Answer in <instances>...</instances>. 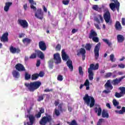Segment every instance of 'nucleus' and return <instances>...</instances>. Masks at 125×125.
Returning <instances> with one entry per match:
<instances>
[{
    "instance_id": "4468645a",
    "label": "nucleus",
    "mask_w": 125,
    "mask_h": 125,
    "mask_svg": "<svg viewBox=\"0 0 125 125\" xmlns=\"http://www.w3.org/2000/svg\"><path fill=\"white\" fill-rule=\"evenodd\" d=\"M125 75L119 78V79L116 78L115 79H114L112 82L111 83L113 84V85H118L119 83H121L125 79Z\"/></svg>"
},
{
    "instance_id": "c9c22d12",
    "label": "nucleus",
    "mask_w": 125,
    "mask_h": 125,
    "mask_svg": "<svg viewBox=\"0 0 125 125\" xmlns=\"http://www.w3.org/2000/svg\"><path fill=\"white\" fill-rule=\"evenodd\" d=\"M103 41L104 42H105V43H106V44L108 45V46H109V47H111V46H112V42H110V41L108 39H103Z\"/></svg>"
},
{
    "instance_id": "f8f14e48",
    "label": "nucleus",
    "mask_w": 125,
    "mask_h": 125,
    "mask_svg": "<svg viewBox=\"0 0 125 125\" xmlns=\"http://www.w3.org/2000/svg\"><path fill=\"white\" fill-rule=\"evenodd\" d=\"M104 18L106 23H111V14L109 11L105 12L104 15Z\"/></svg>"
},
{
    "instance_id": "37998d69",
    "label": "nucleus",
    "mask_w": 125,
    "mask_h": 125,
    "mask_svg": "<svg viewBox=\"0 0 125 125\" xmlns=\"http://www.w3.org/2000/svg\"><path fill=\"white\" fill-rule=\"evenodd\" d=\"M30 59H36L37 58V54L36 53H32L29 57Z\"/></svg>"
},
{
    "instance_id": "6ab92c4d",
    "label": "nucleus",
    "mask_w": 125,
    "mask_h": 125,
    "mask_svg": "<svg viewBox=\"0 0 125 125\" xmlns=\"http://www.w3.org/2000/svg\"><path fill=\"white\" fill-rule=\"evenodd\" d=\"M10 52L13 54H15V53H20V49L19 48H15L13 46H11L9 48Z\"/></svg>"
},
{
    "instance_id": "cd10ccee",
    "label": "nucleus",
    "mask_w": 125,
    "mask_h": 125,
    "mask_svg": "<svg viewBox=\"0 0 125 125\" xmlns=\"http://www.w3.org/2000/svg\"><path fill=\"white\" fill-rule=\"evenodd\" d=\"M92 9L96 11H98V12H101V11H102V8L99 7L98 5H93L92 6Z\"/></svg>"
},
{
    "instance_id": "ddd939ff",
    "label": "nucleus",
    "mask_w": 125,
    "mask_h": 125,
    "mask_svg": "<svg viewBox=\"0 0 125 125\" xmlns=\"http://www.w3.org/2000/svg\"><path fill=\"white\" fill-rule=\"evenodd\" d=\"M54 61L55 64H60L61 63V57H60V54L57 53L54 54Z\"/></svg>"
},
{
    "instance_id": "58836bf2",
    "label": "nucleus",
    "mask_w": 125,
    "mask_h": 125,
    "mask_svg": "<svg viewBox=\"0 0 125 125\" xmlns=\"http://www.w3.org/2000/svg\"><path fill=\"white\" fill-rule=\"evenodd\" d=\"M24 78L26 81H28V80H30L31 79V74H29V73L25 72L24 74Z\"/></svg>"
},
{
    "instance_id": "0e129e2a",
    "label": "nucleus",
    "mask_w": 125,
    "mask_h": 125,
    "mask_svg": "<svg viewBox=\"0 0 125 125\" xmlns=\"http://www.w3.org/2000/svg\"><path fill=\"white\" fill-rule=\"evenodd\" d=\"M94 26L97 29V30H100V27H99V25L96 23H94Z\"/></svg>"
},
{
    "instance_id": "412c9836",
    "label": "nucleus",
    "mask_w": 125,
    "mask_h": 125,
    "mask_svg": "<svg viewBox=\"0 0 125 125\" xmlns=\"http://www.w3.org/2000/svg\"><path fill=\"white\" fill-rule=\"evenodd\" d=\"M62 58L63 61H67L70 60V57L68 55L66 54L64 50H62Z\"/></svg>"
},
{
    "instance_id": "13d9d810",
    "label": "nucleus",
    "mask_w": 125,
    "mask_h": 125,
    "mask_svg": "<svg viewBox=\"0 0 125 125\" xmlns=\"http://www.w3.org/2000/svg\"><path fill=\"white\" fill-rule=\"evenodd\" d=\"M39 109V113H41V114H43V113H44V108L41 107Z\"/></svg>"
},
{
    "instance_id": "f3484780",
    "label": "nucleus",
    "mask_w": 125,
    "mask_h": 125,
    "mask_svg": "<svg viewBox=\"0 0 125 125\" xmlns=\"http://www.w3.org/2000/svg\"><path fill=\"white\" fill-rule=\"evenodd\" d=\"M89 85H90V83L88 79H86L83 84H81L79 87L80 89H82L83 86H86V90H89Z\"/></svg>"
},
{
    "instance_id": "8fccbe9b",
    "label": "nucleus",
    "mask_w": 125,
    "mask_h": 125,
    "mask_svg": "<svg viewBox=\"0 0 125 125\" xmlns=\"http://www.w3.org/2000/svg\"><path fill=\"white\" fill-rule=\"evenodd\" d=\"M112 75H113V73L111 72H108L105 74V78H110V77H112Z\"/></svg>"
},
{
    "instance_id": "39448f33",
    "label": "nucleus",
    "mask_w": 125,
    "mask_h": 125,
    "mask_svg": "<svg viewBox=\"0 0 125 125\" xmlns=\"http://www.w3.org/2000/svg\"><path fill=\"white\" fill-rule=\"evenodd\" d=\"M111 1H113L114 3L111 2L109 4V7L112 11H115L116 8L117 11L120 10V2L118 0H110Z\"/></svg>"
},
{
    "instance_id": "e2e57ef3",
    "label": "nucleus",
    "mask_w": 125,
    "mask_h": 125,
    "mask_svg": "<svg viewBox=\"0 0 125 125\" xmlns=\"http://www.w3.org/2000/svg\"><path fill=\"white\" fill-rule=\"evenodd\" d=\"M122 24L123 26H125V19L124 18L122 19Z\"/></svg>"
},
{
    "instance_id": "c03bdc74",
    "label": "nucleus",
    "mask_w": 125,
    "mask_h": 125,
    "mask_svg": "<svg viewBox=\"0 0 125 125\" xmlns=\"http://www.w3.org/2000/svg\"><path fill=\"white\" fill-rule=\"evenodd\" d=\"M79 74L80 76H83V67H79Z\"/></svg>"
},
{
    "instance_id": "2f4dec72",
    "label": "nucleus",
    "mask_w": 125,
    "mask_h": 125,
    "mask_svg": "<svg viewBox=\"0 0 125 125\" xmlns=\"http://www.w3.org/2000/svg\"><path fill=\"white\" fill-rule=\"evenodd\" d=\"M12 75H13L14 78H16V79H18V78H19V77H20V73H19V72H18L16 70L13 71Z\"/></svg>"
},
{
    "instance_id": "2eb2a0df",
    "label": "nucleus",
    "mask_w": 125,
    "mask_h": 125,
    "mask_svg": "<svg viewBox=\"0 0 125 125\" xmlns=\"http://www.w3.org/2000/svg\"><path fill=\"white\" fill-rule=\"evenodd\" d=\"M15 68L16 70L20 72H25L26 71V68H25V67L23 64L18 63L15 65Z\"/></svg>"
},
{
    "instance_id": "423d86ee",
    "label": "nucleus",
    "mask_w": 125,
    "mask_h": 125,
    "mask_svg": "<svg viewBox=\"0 0 125 125\" xmlns=\"http://www.w3.org/2000/svg\"><path fill=\"white\" fill-rule=\"evenodd\" d=\"M104 87L105 89L103 91V93H105V94H108L111 92V90L113 89V85L111 83V80H108L107 81V82L104 84Z\"/></svg>"
},
{
    "instance_id": "473e14b6",
    "label": "nucleus",
    "mask_w": 125,
    "mask_h": 125,
    "mask_svg": "<svg viewBox=\"0 0 125 125\" xmlns=\"http://www.w3.org/2000/svg\"><path fill=\"white\" fill-rule=\"evenodd\" d=\"M95 113H98V116H101V113H102V109L101 107H99L98 108L97 107H95L94 108Z\"/></svg>"
},
{
    "instance_id": "de8ad7c7",
    "label": "nucleus",
    "mask_w": 125,
    "mask_h": 125,
    "mask_svg": "<svg viewBox=\"0 0 125 125\" xmlns=\"http://www.w3.org/2000/svg\"><path fill=\"white\" fill-rule=\"evenodd\" d=\"M69 2H70V0H63L62 1V3L64 5H68Z\"/></svg>"
},
{
    "instance_id": "f257e3e1",
    "label": "nucleus",
    "mask_w": 125,
    "mask_h": 125,
    "mask_svg": "<svg viewBox=\"0 0 125 125\" xmlns=\"http://www.w3.org/2000/svg\"><path fill=\"white\" fill-rule=\"evenodd\" d=\"M42 85V82L40 81H35L30 82V83H24V86L30 91V92H34L35 90L40 88V87Z\"/></svg>"
},
{
    "instance_id": "09e8293b",
    "label": "nucleus",
    "mask_w": 125,
    "mask_h": 125,
    "mask_svg": "<svg viewBox=\"0 0 125 125\" xmlns=\"http://www.w3.org/2000/svg\"><path fill=\"white\" fill-rule=\"evenodd\" d=\"M57 80L60 82H62V81H63V76H62V75H58Z\"/></svg>"
},
{
    "instance_id": "774afa93",
    "label": "nucleus",
    "mask_w": 125,
    "mask_h": 125,
    "mask_svg": "<svg viewBox=\"0 0 125 125\" xmlns=\"http://www.w3.org/2000/svg\"><path fill=\"white\" fill-rule=\"evenodd\" d=\"M95 21H96L97 23H98V24H100V20H99V19L98 18L95 19Z\"/></svg>"
},
{
    "instance_id": "a19ab883",
    "label": "nucleus",
    "mask_w": 125,
    "mask_h": 125,
    "mask_svg": "<svg viewBox=\"0 0 125 125\" xmlns=\"http://www.w3.org/2000/svg\"><path fill=\"white\" fill-rule=\"evenodd\" d=\"M115 96L117 98H121V97H123L124 96L121 93V92L118 93L116 92H115Z\"/></svg>"
},
{
    "instance_id": "393cba45",
    "label": "nucleus",
    "mask_w": 125,
    "mask_h": 125,
    "mask_svg": "<svg viewBox=\"0 0 125 125\" xmlns=\"http://www.w3.org/2000/svg\"><path fill=\"white\" fill-rule=\"evenodd\" d=\"M97 37V33L94 31L93 29L91 30L90 33L89 34V39L91 40L92 38Z\"/></svg>"
},
{
    "instance_id": "a878e982",
    "label": "nucleus",
    "mask_w": 125,
    "mask_h": 125,
    "mask_svg": "<svg viewBox=\"0 0 125 125\" xmlns=\"http://www.w3.org/2000/svg\"><path fill=\"white\" fill-rule=\"evenodd\" d=\"M12 5V2H7L5 3V5L4 7V10L5 12H7L9 10V7Z\"/></svg>"
},
{
    "instance_id": "6e6d98bb",
    "label": "nucleus",
    "mask_w": 125,
    "mask_h": 125,
    "mask_svg": "<svg viewBox=\"0 0 125 125\" xmlns=\"http://www.w3.org/2000/svg\"><path fill=\"white\" fill-rule=\"evenodd\" d=\"M115 56H114V54H111L110 55V61H111L112 62H113L114 61V58Z\"/></svg>"
},
{
    "instance_id": "e433bc0d",
    "label": "nucleus",
    "mask_w": 125,
    "mask_h": 125,
    "mask_svg": "<svg viewBox=\"0 0 125 125\" xmlns=\"http://www.w3.org/2000/svg\"><path fill=\"white\" fill-rule=\"evenodd\" d=\"M39 79V74L34 73L31 76L32 81H37V79Z\"/></svg>"
},
{
    "instance_id": "5701e85b",
    "label": "nucleus",
    "mask_w": 125,
    "mask_h": 125,
    "mask_svg": "<svg viewBox=\"0 0 125 125\" xmlns=\"http://www.w3.org/2000/svg\"><path fill=\"white\" fill-rule=\"evenodd\" d=\"M29 3L30 4V8L31 9H33L34 11H36L37 10V7L34 5H36L37 3L34 1V0H28Z\"/></svg>"
},
{
    "instance_id": "f03ea898",
    "label": "nucleus",
    "mask_w": 125,
    "mask_h": 125,
    "mask_svg": "<svg viewBox=\"0 0 125 125\" xmlns=\"http://www.w3.org/2000/svg\"><path fill=\"white\" fill-rule=\"evenodd\" d=\"M99 68V63H97L96 65H94L93 63L90 64L89 68H88V78L89 81H92L93 80V76H94V73H93V71L98 70Z\"/></svg>"
},
{
    "instance_id": "20e7f679",
    "label": "nucleus",
    "mask_w": 125,
    "mask_h": 125,
    "mask_svg": "<svg viewBox=\"0 0 125 125\" xmlns=\"http://www.w3.org/2000/svg\"><path fill=\"white\" fill-rule=\"evenodd\" d=\"M53 119L52 116L50 115H47L46 116H43L39 122L41 125H46L47 123H52Z\"/></svg>"
},
{
    "instance_id": "680f3d73",
    "label": "nucleus",
    "mask_w": 125,
    "mask_h": 125,
    "mask_svg": "<svg viewBox=\"0 0 125 125\" xmlns=\"http://www.w3.org/2000/svg\"><path fill=\"white\" fill-rule=\"evenodd\" d=\"M40 65H41V60H38L36 63V66L37 67H40Z\"/></svg>"
},
{
    "instance_id": "3c124183",
    "label": "nucleus",
    "mask_w": 125,
    "mask_h": 125,
    "mask_svg": "<svg viewBox=\"0 0 125 125\" xmlns=\"http://www.w3.org/2000/svg\"><path fill=\"white\" fill-rule=\"evenodd\" d=\"M104 121V119L101 118L99 119V121L97 123V125H102V122Z\"/></svg>"
},
{
    "instance_id": "aec40b11",
    "label": "nucleus",
    "mask_w": 125,
    "mask_h": 125,
    "mask_svg": "<svg viewBox=\"0 0 125 125\" xmlns=\"http://www.w3.org/2000/svg\"><path fill=\"white\" fill-rule=\"evenodd\" d=\"M35 52L36 54V56H38V57H39L41 59H44V55L42 51L40 50H35Z\"/></svg>"
},
{
    "instance_id": "7c9ffc66",
    "label": "nucleus",
    "mask_w": 125,
    "mask_h": 125,
    "mask_svg": "<svg viewBox=\"0 0 125 125\" xmlns=\"http://www.w3.org/2000/svg\"><path fill=\"white\" fill-rule=\"evenodd\" d=\"M22 42L23 43H26V44H30L31 43V42H32V40L28 38H25L22 39Z\"/></svg>"
},
{
    "instance_id": "b1692460",
    "label": "nucleus",
    "mask_w": 125,
    "mask_h": 125,
    "mask_svg": "<svg viewBox=\"0 0 125 125\" xmlns=\"http://www.w3.org/2000/svg\"><path fill=\"white\" fill-rule=\"evenodd\" d=\"M115 28L116 31H122L123 27H122V24L121 22L119 21H116L115 22Z\"/></svg>"
},
{
    "instance_id": "69168bd1",
    "label": "nucleus",
    "mask_w": 125,
    "mask_h": 125,
    "mask_svg": "<svg viewBox=\"0 0 125 125\" xmlns=\"http://www.w3.org/2000/svg\"><path fill=\"white\" fill-rule=\"evenodd\" d=\"M41 117H42V113H41V112H38L37 114H36V117L37 118H41Z\"/></svg>"
},
{
    "instance_id": "c85d7f7f",
    "label": "nucleus",
    "mask_w": 125,
    "mask_h": 125,
    "mask_svg": "<svg viewBox=\"0 0 125 125\" xmlns=\"http://www.w3.org/2000/svg\"><path fill=\"white\" fill-rule=\"evenodd\" d=\"M85 53H86V51H85V49H84V48H81L80 49V51L77 53V55L78 56H80V55H81V54L82 55H83L85 54Z\"/></svg>"
},
{
    "instance_id": "79ce46f5",
    "label": "nucleus",
    "mask_w": 125,
    "mask_h": 125,
    "mask_svg": "<svg viewBox=\"0 0 125 125\" xmlns=\"http://www.w3.org/2000/svg\"><path fill=\"white\" fill-rule=\"evenodd\" d=\"M120 90H121L120 93L124 95L125 94V87H120L119 88Z\"/></svg>"
},
{
    "instance_id": "4be33fe9",
    "label": "nucleus",
    "mask_w": 125,
    "mask_h": 125,
    "mask_svg": "<svg viewBox=\"0 0 125 125\" xmlns=\"http://www.w3.org/2000/svg\"><path fill=\"white\" fill-rule=\"evenodd\" d=\"M66 65L67 67H68L69 70H70V71L73 72L74 70V66H73V62H72V60H68L66 62Z\"/></svg>"
},
{
    "instance_id": "0eeeda50",
    "label": "nucleus",
    "mask_w": 125,
    "mask_h": 125,
    "mask_svg": "<svg viewBox=\"0 0 125 125\" xmlns=\"http://www.w3.org/2000/svg\"><path fill=\"white\" fill-rule=\"evenodd\" d=\"M62 106L63 104H60L58 107L59 109L57 108L54 109V113L57 117L60 116V112L63 113V112H66V111H67V108L66 107L63 108Z\"/></svg>"
},
{
    "instance_id": "49530a36",
    "label": "nucleus",
    "mask_w": 125,
    "mask_h": 125,
    "mask_svg": "<svg viewBox=\"0 0 125 125\" xmlns=\"http://www.w3.org/2000/svg\"><path fill=\"white\" fill-rule=\"evenodd\" d=\"M93 42H99V38L97 37V36H95V37L91 39Z\"/></svg>"
},
{
    "instance_id": "c756f323",
    "label": "nucleus",
    "mask_w": 125,
    "mask_h": 125,
    "mask_svg": "<svg viewBox=\"0 0 125 125\" xmlns=\"http://www.w3.org/2000/svg\"><path fill=\"white\" fill-rule=\"evenodd\" d=\"M45 95L46 96H48V95L47 94H42L40 96H38V99H37V101H38V102H41V101H42Z\"/></svg>"
},
{
    "instance_id": "bb28decb",
    "label": "nucleus",
    "mask_w": 125,
    "mask_h": 125,
    "mask_svg": "<svg viewBox=\"0 0 125 125\" xmlns=\"http://www.w3.org/2000/svg\"><path fill=\"white\" fill-rule=\"evenodd\" d=\"M118 42H123L125 41V37L122 35H118L117 36Z\"/></svg>"
},
{
    "instance_id": "338daca9",
    "label": "nucleus",
    "mask_w": 125,
    "mask_h": 125,
    "mask_svg": "<svg viewBox=\"0 0 125 125\" xmlns=\"http://www.w3.org/2000/svg\"><path fill=\"white\" fill-rule=\"evenodd\" d=\"M78 30L76 29H72L71 33L72 34H75V33H77L78 32Z\"/></svg>"
},
{
    "instance_id": "f704fd0d",
    "label": "nucleus",
    "mask_w": 125,
    "mask_h": 125,
    "mask_svg": "<svg viewBox=\"0 0 125 125\" xmlns=\"http://www.w3.org/2000/svg\"><path fill=\"white\" fill-rule=\"evenodd\" d=\"M54 61H53V59H51L48 62V67L49 68V69H53V63H54Z\"/></svg>"
},
{
    "instance_id": "1a4fd4ad",
    "label": "nucleus",
    "mask_w": 125,
    "mask_h": 125,
    "mask_svg": "<svg viewBox=\"0 0 125 125\" xmlns=\"http://www.w3.org/2000/svg\"><path fill=\"white\" fill-rule=\"evenodd\" d=\"M100 46H101V43L99 42L96 45L94 49L96 60H98V58L99 57V49H100Z\"/></svg>"
},
{
    "instance_id": "5fc2aeb1",
    "label": "nucleus",
    "mask_w": 125,
    "mask_h": 125,
    "mask_svg": "<svg viewBox=\"0 0 125 125\" xmlns=\"http://www.w3.org/2000/svg\"><path fill=\"white\" fill-rule=\"evenodd\" d=\"M118 67L120 68L121 69H125V65L124 63H121L118 64Z\"/></svg>"
},
{
    "instance_id": "6e6552de",
    "label": "nucleus",
    "mask_w": 125,
    "mask_h": 125,
    "mask_svg": "<svg viewBox=\"0 0 125 125\" xmlns=\"http://www.w3.org/2000/svg\"><path fill=\"white\" fill-rule=\"evenodd\" d=\"M25 118H28L29 120V122H27V123H26L25 122H24V125H33L35 124V122H36V118L34 117V115H26L25 116Z\"/></svg>"
},
{
    "instance_id": "4d7b16f0",
    "label": "nucleus",
    "mask_w": 125,
    "mask_h": 125,
    "mask_svg": "<svg viewBox=\"0 0 125 125\" xmlns=\"http://www.w3.org/2000/svg\"><path fill=\"white\" fill-rule=\"evenodd\" d=\"M60 102V101H59V100H56L54 103L55 106H58V105H59Z\"/></svg>"
},
{
    "instance_id": "603ef678",
    "label": "nucleus",
    "mask_w": 125,
    "mask_h": 125,
    "mask_svg": "<svg viewBox=\"0 0 125 125\" xmlns=\"http://www.w3.org/2000/svg\"><path fill=\"white\" fill-rule=\"evenodd\" d=\"M56 50L57 51H59L61 50V45H60V44H57V45L56 46Z\"/></svg>"
},
{
    "instance_id": "bf43d9fd",
    "label": "nucleus",
    "mask_w": 125,
    "mask_h": 125,
    "mask_svg": "<svg viewBox=\"0 0 125 125\" xmlns=\"http://www.w3.org/2000/svg\"><path fill=\"white\" fill-rule=\"evenodd\" d=\"M44 92H50V91H53V89H48V88H46L44 90Z\"/></svg>"
},
{
    "instance_id": "7ed1b4c3",
    "label": "nucleus",
    "mask_w": 125,
    "mask_h": 125,
    "mask_svg": "<svg viewBox=\"0 0 125 125\" xmlns=\"http://www.w3.org/2000/svg\"><path fill=\"white\" fill-rule=\"evenodd\" d=\"M84 103L87 105L89 106L90 108H92L95 104V99L92 96H89L86 94L83 98Z\"/></svg>"
},
{
    "instance_id": "9d476101",
    "label": "nucleus",
    "mask_w": 125,
    "mask_h": 125,
    "mask_svg": "<svg viewBox=\"0 0 125 125\" xmlns=\"http://www.w3.org/2000/svg\"><path fill=\"white\" fill-rule=\"evenodd\" d=\"M35 16L36 18H38V19L42 20V19H43V12H42V9H37L35 12Z\"/></svg>"
},
{
    "instance_id": "a211bd4d",
    "label": "nucleus",
    "mask_w": 125,
    "mask_h": 125,
    "mask_svg": "<svg viewBox=\"0 0 125 125\" xmlns=\"http://www.w3.org/2000/svg\"><path fill=\"white\" fill-rule=\"evenodd\" d=\"M39 48L41 50H42V51H45V50H46V44L44 42L40 41L39 42Z\"/></svg>"
},
{
    "instance_id": "9b49d317",
    "label": "nucleus",
    "mask_w": 125,
    "mask_h": 125,
    "mask_svg": "<svg viewBox=\"0 0 125 125\" xmlns=\"http://www.w3.org/2000/svg\"><path fill=\"white\" fill-rule=\"evenodd\" d=\"M18 24H19V25H20L21 27H22L23 29H26L27 28H28V22H27V21H26V20L19 19L18 20Z\"/></svg>"
},
{
    "instance_id": "a18cd8bd",
    "label": "nucleus",
    "mask_w": 125,
    "mask_h": 125,
    "mask_svg": "<svg viewBox=\"0 0 125 125\" xmlns=\"http://www.w3.org/2000/svg\"><path fill=\"white\" fill-rule=\"evenodd\" d=\"M112 103L114 105V106H118L119 105V104H120V103H119V102L117 101V100L116 99H113V101H112Z\"/></svg>"
},
{
    "instance_id": "864d4df0",
    "label": "nucleus",
    "mask_w": 125,
    "mask_h": 125,
    "mask_svg": "<svg viewBox=\"0 0 125 125\" xmlns=\"http://www.w3.org/2000/svg\"><path fill=\"white\" fill-rule=\"evenodd\" d=\"M44 76V72L43 71H40L39 74H38V77H40L41 78H42Z\"/></svg>"
},
{
    "instance_id": "4c0bfd02",
    "label": "nucleus",
    "mask_w": 125,
    "mask_h": 125,
    "mask_svg": "<svg viewBox=\"0 0 125 125\" xmlns=\"http://www.w3.org/2000/svg\"><path fill=\"white\" fill-rule=\"evenodd\" d=\"M115 113H117V114H120V115L124 114V113H125V107H122V110H115Z\"/></svg>"
},
{
    "instance_id": "dca6fc26",
    "label": "nucleus",
    "mask_w": 125,
    "mask_h": 125,
    "mask_svg": "<svg viewBox=\"0 0 125 125\" xmlns=\"http://www.w3.org/2000/svg\"><path fill=\"white\" fill-rule=\"evenodd\" d=\"M0 40L2 42H8V32L4 33L2 37H0Z\"/></svg>"
},
{
    "instance_id": "72a5a7b5",
    "label": "nucleus",
    "mask_w": 125,
    "mask_h": 125,
    "mask_svg": "<svg viewBox=\"0 0 125 125\" xmlns=\"http://www.w3.org/2000/svg\"><path fill=\"white\" fill-rule=\"evenodd\" d=\"M102 117V118H106V119H108V118H109V113H108L106 110H103Z\"/></svg>"
},
{
    "instance_id": "052dcab7",
    "label": "nucleus",
    "mask_w": 125,
    "mask_h": 125,
    "mask_svg": "<svg viewBox=\"0 0 125 125\" xmlns=\"http://www.w3.org/2000/svg\"><path fill=\"white\" fill-rule=\"evenodd\" d=\"M25 37V34L24 33H21L19 34V38L20 39H22V38H24Z\"/></svg>"
},
{
    "instance_id": "ea45409f",
    "label": "nucleus",
    "mask_w": 125,
    "mask_h": 125,
    "mask_svg": "<svg viewBox=\"0 0 125 125\" xmlns=\"http://www.w3.org/2000/svg\"><path fill=\"white\" fill-rule=\"evenodd\" d=\"M85 48L86 50H88V51H90V49H91V44H90V43H86L85 46Z\"/></svg>"
}]
</instances>
